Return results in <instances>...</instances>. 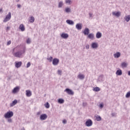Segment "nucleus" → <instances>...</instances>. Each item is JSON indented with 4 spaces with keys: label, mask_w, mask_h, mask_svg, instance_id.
Returning <instances> with one entry per match:
<instances>
[{
    "label": "nucleus",
    "mask_w": 130,
    "mask_h": 130,
    "mask_svg": "<svg viewBox=\"0 0 130 130\" xmlns=\"http://www.w3.org/2000/svg\"><path fill=\"white\" fill-rule=\"evenodd\" d=\"M14 116V112L12 111H8L6 113L4 114V117L5 118H11Z\"/></svg>",
    "instance_id": "1"
},
{
    "label": "nucleus",
    "mask_w": 130,
    "mask_h": 130,
    "mask_svg": "<svg viewBox=\"0 0 130 130\" xmlns=\"http://www.w3.org/2000/svg\"><path fill=\"white\" fill-rule=\"evenodd\" d=\"M24 53H25V49H23L16 52L14 54V56H15V57H21L22 55L24 54Z\"/></svg>",
    "instance_id": "2"
},
{
    "label": "nucleus",
    "mask_w": 130,
    "mask_h": 130,
    "mask_svg": "<svg viewBox=\"0 0 130 130\" xmlns=\"http://www.w3.org/2000/svg\"><path fill=\"white\" fill-rule=\"evenodd\" d=\"M11 18H12V13L11 12H9L8 14L3 20L4 23H7L8 21H10V20H11Z\"/></svg>",
    "instance_id": "3"
},
{
    "label": "nucleus",
    "mask_w": 130,
    "mask_h": 130,
    "mask_svg": "<svg viewBox=\"0 0 130 130\" xmlns=\"http://www.w3.org/2000/svg\"><path fill=\"white\" fill-rule=\"evenodd\" d=\"M58 63H59V59L55 58L53 59L52 61V64L53 66H57V64H58Z\"/></svg>",
    "instance_id": "4"
},
{
    "label": "nucleus",
    "mask_w": 130,
    "mask_h": 130,
    "mask_svg": "<svg viewBox=\"0 0 130 130\" xmlns=\"http://www.w3.org/2000/svg\"><path fill=\"white\" fill-rule=\"evenodd\" d=\"M92 124H93V122L91 119L87 120L85 122V125H86V126H92Z\"/></svg>",
    "instance_id": "5"
},
{
    "label": "nucleus",
    "mask_w": 130,
    "mask_h": 130,
    "mask_svg": "<svg viewBox=\"0 0 130 130\" xmlns=\"http://www.w3.org/2000/svg\"><path fill=\"white\" fill-rule=\"evenodd\" d=\"M64 92H67L69 95H74V92L72 90H71L70 88H66L64 90Z\"/></svg>",
    "instance_id": "6"
},
{
    "label": "nucleus",
    "mask_w": 130,
    "mask_h": 130,
    "mask_svg": "<svg viewBox=\"0 0 130 130\" xmlns=\"http://www.w3.org/2000/svg\"><path fill=\"white\" fill-rule=\"evenodd\" d=\"M47 118V115L46 114H43L41 115L40 119L41 120H45Z\"/></svg>",
    "instance_id": "7"
},
{
    "label": "nucleus",
    "mask_w": 130,
    "mask_h": 130,
    "mask_svg": "<svg viewBox=\"0 0 130 130\" xmlns=\"http://www.w3.org/2000/svg\"><path fill=\"white\" fill-rule=\"evenodd\" d=\"M113 16H115V17H117L118 18V17H120L121 15V13L120 12H112Z\"/></svg>",
    "instance_id": "8"
},
{
    "label": "nucleus",
    "mask_w": 130,
    "mask_h": 130,
    "mask_svg": "<svg viewBox=\"0 0 130 130\" xmlns=\"http://www.w3.org/2000/svg\"><path fill=\"white\" fill-rule=\"evenodd\" d=\"M25 92V95L27 96V97H31V96H32V92H31L30 90H26Z\"/></svg>",
    "instance_id": "9"
},
{
    "label": "nucleus",
    "mask_w": 130,
    "mask_h": 130,
    "mask_svg": "<svg viewBox=\"0 0 130 130\" xmlns=\"http://www.w3.org/2000/svg\"><path fill=\"white\" fill-rule=\"evenodd\" d=\"M22 66V61H18L15 62V68H17V69H19V68H21V66Z\"/></svg>",
    "instance_id": "10"
},
{
    "label": "nucleus",
    "mask_w": 130,
    "mask_h": 130,
    "mask_svg": "<svg viewBox=\"0 0 130 130\" xmlns=\"http://www.w3.org/2000/svg\"><path fill=\"white\" fill-rule=\"evenodd\" d=\"M19 91H20V88H19V87L17 86L13 89V90L12 91V93H14V94H16V93H18V92H19Z\"/></svg>",
    "instance_id": "11"
},
{
    "label": "nucleus",
    "mask_w": 130,
    "mask_h": 130,
    "mask_svg": "<svg viewBox=\"0 0 130 130\" xmlns=\"http://www.w3.org/2000/svg\"><path fill=\"white\" fill-rule=\"evenodd\" d=\"M82 23H77L76 25V28L77 29V30H82Z\"/></svg>",
    "instance_id": "12"
},
{
    "label": "nucleus",
    "mask_w": 130,
    "mask_h": 130,
    "mask_svg": "<svg viewBox=\"0 0 130 130\" xmlns=\"http://www.w3.org/2000/svg\"><path fill=\"white\" fill-rule=\"evenodd\" d=\"M61 37L63 38V39H67V38H69V35L66 33H62Z\"/></svg>",
    "instance_id": "13"
},
{
    "label": "nucleus",
    "mask_w": 130,
    "mask_h": 130,
    "mask_svg": "<svg viewBox=\"0 0 130 130\" xmlns=\"http://www.w3.org/2000/svg\"><path fill=\"white\" fill-rule=\"evenodd\" d=\"M88 38H89V39H91V40H93V39H94V37H95V36L94 35V34L93 33H91L88 35Z\"/></svg>",
    "instance_id": "14"
},
{
    "label": "nucleus",
    "mask_w": 130,
    "mask_h": 130,
    "mask_svg": "<svg viewBox=\"0 0 130 130\" xmlns=\"http://www.w3.org/2000/svg\"><path fill=\"white\" fill-rule=\"evenodd\" d=\"M90 33V29L89 28H86L84 29V30L83 31V34L84 35H88Z\"/></svg>",
    "instance_id": "15"
},
{
    "label": "nucleus",
    "mask_w": 130,
    "mask_h": 130,
    "mask_svg": "<svg viewBox=\"0 0 130 130\" xmlns=\"http://www.w3.org/2000/svg\"><path fill=\"white\" fill-rule=\"evenodd\" d=\"M120 52H117L116 53L114 54V57H115V58H118L120 57Z\"/></svg>",
    "instance_id": "16"
},
{
    "label": "nucleus",
    "mask_w": 130,
    "mask_h": 130,
    "mask_svg": "<svg viewBox=\"0 0 130 130\" xmlns=\"http://www.w3.org/2000/svg\"><path fill=\"white\" fill-rule=\"evenodd\" d=\"M17 103H18V101H17V100H15L14 101H13L12 102V103H11V104H10V107H13V106H15V105L16 104H17Z\"/></svg>",
    "instance_id": "17"
},
{
    "label": "nucleus",
    "mask_w": 130,
    "mask_h": 130,
    "mask_svg": "<svg viewBox=\"0 0 130 130\" xmlns=\"http://www.w3.org/2000/svg\"><path fill=\"white\" fill-rule=\"evenodd\" d=\"M66 23H67V24L69 25H71L72 26L75 24V22L73 20L70 19L67 20L66 21Z\"/></svg>",
    "instance_id": "18"
},
{
    "label": "nucleus",
    "mask_w": 130,
    "mask_h": 130,
    "mask_svg": "<svg viewBox=\"0 0 130 130\" xmlns=\"http://www.w3.org/2000/svg\"><path fill=\"white\" fill-rule=\"evenodd\" d=\"M19 30H21L22 32H23V31H25V26H24V24H21L19 25Z\"/></svg>",
    "instance_id": "19"
},
{
    "label": "nucleus",
    "mask_w": 130,
    "mask_h": 130,
    "mask_svg": "<svg viewBox=\"0 0 130 130\" xmlns=\"http://www.w3.org/2000/svg\"><path fill=\"white\" fill-rule=\"evenodd\" d=\"M91 47L93 49L98 48V43H92L91 44Z\"/></svg>",
    "instance_id": "20"
},
{
    "label": "nucleus",
    "mask_w": 130,
    "mask_h": 130,
    "mask_svg": "<svg viewBox=\"0 0 130 130\" xmlns=\"http://www.w3.org/2000/svg\"><path fill=\"white\" fill-rule=\"evenodd\" d=\"M77 78L80 79V80H84L85 79V76L83 74H80L78 75Z\"/></svg>",
    "instance_id": "21"
},
{
    "label": "nucleus",
    "mask_w": 130,
    "mask_h": 130,
    "mask_svg": "<svg viewBox=\"0 0 130 130\" xmlns=\"http://www.w3.org/2000/svg\"><path fill=\"white\" fill-rule=\"evenodd\" d=\"M102 37V34L99 31H98L96 34V38L98 39H99L100 38H101Z\"/></svg>",
    "instance_id": "22"
},
{
    "label": "nucleus",
    "mask_w": 130,
    "mask_h": 130,
    "mask_svg": "<svg viewBox=\"0 0 130 130\" xmlns=\"http://www.w3.org/2000/svg\"><path fill=\"white\" fill-rule=\"evenodd\" d=\"M116 75H117V76H121V75H122V71H121V70L119 69L117 70L116 72Z\"/></svg>",
    "instance_id": "23"
},
{
    "label": "nucleus",
    "mask_w": 130,
    "mask_h": 130,
    "mask_svg": "<svg viewBox=\"0 0 130 130\" xmlns=\"http://www.w3.org/2000/svg\"><path fill=\"white\" fill-rule=\"evenodd\" d=\"M124 20L126 21V22H129L130 21V15H127L125 16L124 18Z\"/></svg>",
    "instance_id": "24"
},
{
    "label": "nucleus",
    "mask_w": 130,
    "mask_h": 130,
    "mask_svg": "<svg viewBox=\"0 0 130 130\" xmlns=\"http://www.w3.org/2000/svg\"><path fill=\"white\" fill-rule=\"evenodd\" d=\"M58 103H59V104H63V103H64V100L62 99H59L58 100Z\"/></svg>",
    "instance_id": "25"
},
{
    "label": "nucleus",
    "mask_w": 130,
    "mask_h": 130,
    "mask_svg": "<svg viewBox=\"0 0 130 130\" xmlns=\"http://www.w3.org/2000/svg\"><path fill=\"white\" fill-rule=\"evenodd\" d=\"M95 117L97 121H101V120H102V118H101V117L98 115H97Z\"/></svg>",
    "instance_id": "26"
},
{
    "label": "nucleus",
    "mask_w": 130,
    "mask_h": 130,
    "mask_svg": "<svg viewBox=\"0 0 130 130\" xmlns=\"http://www.w3.org/2000/svg\"><path fill=\"white\" fill-rule=\"evenodd\" d=\"M62 6H63V2L62 1L59 2L58 4V8H62Z\"/></svg>",
    "instance_id": "27"
},
{
    "label": "nucleus",
    "mask_w": 130,
    "mask_h": 130,
    "mask_svg": "<svg viewBox=\"0 0 130 130\" xmlns=\"http://www.w3.org/2000/svg\"><path fill=\"white\" fill-rule=\"evenodd\" d=\"M34 21H35V18L33 16H31L29 19L30 23H34Z\"/></svg>",
    "instance_id": "28"
},
{
    "label": "nucleus",
    "mask_w": 130,
    "mask_h": 130,
    "mask_svg": "<svg viewBox=\"0 0 130 130\" xmlns=\"http://www.w3.org/2000/svg\"><path fill=\"white\" fill-rule=\"evenodd\" d=\"M121 67L122 68H126L127 67V63H126L125 62L121 63Z\"/></svg>",
    "instance_id": "29"
},
{
    "label": "nucleus",
    "mask_w": 130,
    "mask_h": 130,
    "mask_svg": "<svg viewBox=\"0 0 130 130\" xmlns=\"http://www.w3.org/2000/svg\"><path fill=\"white\" fill-rule=\"evenodd\" d=\"M98 81H99V82H102V81H103V75H101L99 76Z\"/></svg>",
    "instance_id": "30"
},
{
    "label": "nucleus",
    "mask_w": 130,
    "mask_h": 130,
    "mask_svg": "<svg viewBox=\"0 0 130 130\" xmlns=\"http://www.w3.org/2000/svg\"><path fill=\"white\" fill-rule=\"evenodd\" d=\"M93 91H95V92H99V91H100V88L96 87L93 89Z\"/></svg>",
    "instance_id": "31"
},
{
    "label": "nucleus",
    "mask_w": 130,
    "mask_h": 130,
    "mask_svg": "<svg viewBox=\"0 0 130 130\" xmlns=\"http://www.w3.org/2000/svg\"><path fill=\"white\" fill-rule=\"evenodd\" d=\"M65 12L66 13H71V8H67L65 9Z\"/></svg>",
    "instance_id": "32"
},
{
    "label": "nucleus",
    "mask_w": 130,
    "mask_h": 130,
    "mask_svg": "<svg viewBox=\"0 0 130 130\" xmlns=\"http://www.w3.org/2000/svg\"><path fill=\"white\" fill-rule=\"evenodd\" d=\"M45 106L46 108H49L50 107V105H49V103L48 102H47L46 104H45Z\"/></svg>",
    "instance_id": "33"
},
{
    "label": "nucleus",
    "mask_w": 130,
    "mask_h": 130,
    "mask_svg": "<svg viewBox=\"0 0 130 130\" xmlns=\"http://www.w3.org/2000/svg\"><path fill=\"white\" fill-rule=\"evenodd\" d=\"M126 98H129L130 97V91L127 92L125 95Z\"/></svg>",
    "instance_id": "34"
},
{
    "label": "nucleus",
    "mask_w": 130,
    "mask_h": 130,
    "mask_svg": "<svg viewBox=\"0 0 130 130\" xmlns=\"http://www.w3.org/2000/svg\"><path fill=\"white\" fill-rule=\"evenodd\" d=\"M53 58L52 57V56H50L49 58H47V59L49 60L50 62H51V61H52Z\"/></svg>",
    "instance_id": "35"
},
{
    "label": "nucleus",
    "mask_w": 130,
    "mask_h": 130,
    "mask_svg": "<svg viewBox=\"0 0 130 130\" xmlns=\"http://www.w3.org/2000/svg\"><path fill=\"white\" fill-rule=\"evenodd\" d=\"M72 1L71 0H66V4H68L69 5L71 4Z\"/></svg>",
    "instance_id": "36"
},
{
    "label": "nucleus",
    "mask_w": 130,
    "mask_h": 130,
    "mask_svg": "<svg viewBox=\"0 0 130 130\" xmlns=\"http://www.w3.org/2000/svg\"><path fill=\"white\" fill-rule=\"evenodd\" d=\"M26 43L27 44H30V43H31V40H30L29 38H28L27 41H26Z\"/></svg>",
    "instance_id": "37"
},
{
    "label": "nucleus",
    "mask_w": 130,
    "mask_h": 130,
    "mask_svg": "<svg viewBox=\"0 0 130 130\" xmlns=\"http://www.w3.org/2000/svg\"><path fill=\"white\" fill-rule=\"evenodd\" d=\"M7 121L9 123H11V122H12L13 120L12 119H11L10 118H8Z\"/></svg>",
    "instance_id": "38"
},
{
    "label": "nucleus",
    "mask_w": 130,
    "mask_h": 130,
    "mask_svg": "<svg viewBox=\"0 0 130 130\" xmlns=\"http://www.w3.org/2000/svg\"><path fill=\"white\" fill-rule=\"evenodd\" d=\"M111 115L112 117H116V113H112Z\"/></svg>",
    "instance_id": "39"
},
{
    "label": "nucleus",
    "mask_w": 130,
    "mask_h": 130,
    "mask_svg": "<svg viewBox=\"0 0 130 130\" xmlns=\"http://www.w3.org/2000/svg\"><path fill=\"white\" fill-rule=\"evenodd\" d=\"M82 105H83V107H86V106H87V105H88V104H87V103H86V102H84V103H83Z\"/></svg>",
    "instance_id": "40"
},
{
    "label": "nucleus",
    "mask_w": 130,
    "mask_h": 130,
    "mask_svg": "<svg viewBox=\"0 0 130 130\" xmlns=\"http://www.w3.org/2000/svg\"><path fill=\"white\" fill-rule=\"evenodd\" d=\"M93 18V14L89 13V18Z\"/></svg>",
    "instance_id": "41"
},
{
    "label": "nucleus",
    "mask_w": 130,
    "mask_h": 130,
    "mask_svg": "<svg viewBox=\"0 0 130 130\" xmlns=\"http://www.w3.org/2000/svg\"><path fill=\"white\" fill-rule=\"evenodd\" d=\"M30 66H31V63H30V62H28L26 65V68H30Z\"/></svg>",
    "instance_id": "42"
},
{
    "label": "nucleus",
    "mask_w": 130,
    "mask_h": 130,
    "mask_svg": "<svg viewBox=\"0 0 130 130\" xmlns=\"http://www.w3.org/2000/svg\"><path fill=\"white\" fill-rule=\"evenodd\" d=\"M85 47H86V49H89V48H90V45H86V46H85Z\"/></svg>",
    "instance_id": "43"
},
{
    "label": "nucleus",
    "mask_w": 130,
    "mask_h": 130,
    "mask_svg": "<svg viewBox=\"0 0 130 130\" xmlns=\"http://www.w3.org/2000/svg\"><path fill=\"white\" fill-rule=\"evenodd\" d=\"M62 123H63V124H66V123H67V120H66V119L63 120Z\"/></svg>",
    "instance_id": "44"
},
{
    "label": "nucleus",
    "mask_w": 130,
    "mask_h": 130,
    "mask_svg": "<svg viewBox=\"0 0 130 130\" xmlns=\"http://www.w3.org/2000/svg\"><path fill=\"white\" fill-rule=\"evenodd\" d=\"M58 74H59V75H61V73H62V71H61V70H58Z\"/></svg>",
    "instance_id": "45"
},
{
    "label": "nucleus",
    "mask_w": 130,
    "mask_h": 130,
    "mask_svg": "<svg viewBox=\"0 0 130 130\" xmlns=\"http://www.w3.org/2000/svg\"><path fill=\"white\" fill-rule=\"evenodd\" d=\"M12 43V42L11 41H9L7 42V45H10Z\"/></svg>",
    "instance_id": "46"
},
{
    "label": "nucleus",
    "mask_w": 130,
    "mask_h": 130,
    "mask_svg": "<svg viewBox=\"0 0 130 130\" xmlns=\"http://www.w3.org/2000/svg\"><path fill=\"white\" fill-rule=\"evenodd\" d=\"M103 104H100V108H103Z\"/></svg>",
    "instance_id": "47"
},
{
    "label": "nucleus",
    "mask_w": 130,
    "mask_h": 130,
    "mask_svg": "<svg viewBox=\"0 0 130 130\" xmlns=\"http://www.w3.org/2000/svg\"><path fill=\"white\" fill-rule=\"evenodd\" d=\"M41 113V112H37V115H40Z\"/></svg>",
    "instance_id": "48"
},
{
    "label": "nucleus",
    "mask_w": 130,
    "mask_h": 130,
    "mask_svg": "<svg viewBox=\"0 0 130 130\" xmlns=\"http://www.w3.org/2000/svg\"><path fill=\"white\" fill-rule=\"evenodd\" d=\"M7 31H8V30H10V27L8 26L6 28Z\"/></svg>",
    "instance_id": "49"
},
{
    "label": "nucleus",
    "mask_w": 130,
    "mask_h": 130,
    "mask_svg": "<svg viewBox=\"0 0 130 130\" xmlns=\"http://www.w3.org/2000/svg\"><path fill=\"white\" fill-rule=\"evenodd\" d=\"M17 7H18V8H21V5H20V4H18V5H17Z\"/></svg>",
    "instance_id": "50"
},
{
    "label": "nucleus",
    "mask_w": 130,
    "mask_h": 130,
    "mask_svg": "<svg viewBox=\"0 0 130 130\" xmlns=\"http://www.w3.org/2000/svg\"><path fill=\"white\" fill-rule=\"evenodd\" d=\"M3 12V9H0V13H2Z\"/></svg>",
    "instance_id": "51"
},
{
    "label": "nucleus",
    "mask_w": 130,
    "mask_h": 130,
    "mask_svg": "<svg viewBox=\"0 0 130 130\" xmlns=\"http://www.w3.org/2000/svg\"><path fill=\"white\" fill-rule=\"evenodd\" d=\"M128 76H130V71H128Z\"/></svg>",
    "instance_id": "52"
},
{
    "label": "nucleus",
    "mask_w": 130,
    "mask_h": 130,
    "mask_svg": "<svg viewBox=\"0 0 130 130\" xmlns=\"http://www.w3.org/2000/svg\"><path fill=\"white\" fill-rule=\"evenodd\" d=\"M21 130H25V128L23 127Z\"/></svg>",
    "instance_id": "53"
}]
</instances>
